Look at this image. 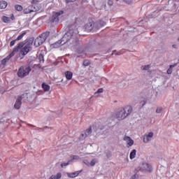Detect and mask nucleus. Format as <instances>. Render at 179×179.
Masks as SVG:
<instances>
[{"label":"nucleus","instance_id":"38","mask_svg":"<svg viewBox=\"0 0 179 179\" xmlns=\"http://www.w3.org/2000/svg\"><path fill=\"white\" fill-rule=\"evenodd\" d=\"M114 2L113 1V0H108V5H109V6H113Z\"/></svg>","mask_w":179,"mask_h":179},{"label":"nucleus","instance_id":"1","mask_svg":"<svg viewBox=\"0 0 179 179\" xmlns=\"http://www.w3.org/2000/svg\"><path fill=\"white\" fill-rule=\"evenodd\" d=\"M78 31L73 30V29H70L67 32H66L62 38V40H59V41L55 43L52 45L53 48H58L59 47H61L66 43H69L71 41V40H75V37H76V32Z\"/></svg>","mask_w":179,"mask_h":179},{"label":"nucleus","instance_id":"19","mask_svg":"<svg viewBox=\"0 0 179 179\" xmlns=\"http://www.w3.org/2000/svg\"><path fill=\"white\" fill-rule=\"evenodd\" d=\"M136 156V150H133L132 152H131L130 153L129 158L131 159V160H132V159H135Z\"/></svg>","mask_w":179,"mask_h":179},{"label":"nucleus","instance_id":"29","mask_svg":"<svg viewBox=\"0 0 179 179\" xmlns=\"http://www.w3.org/2000/svg\"><path fill=\"white\" fill-rule=\"evenodd\" d=\"M24 34H26V32L22 33V34H20L17 39L15 40L16 41H19L20 40H22L23 38V37L24 36Z\"/></svg>","mask_w":179,"mask_h":179},{"label":"nucleus","instance_id":"10","mask_svg":"<svg viewBox=\"0 0 179 179\" xmlns=\"http://www.w3.org/2000/svg\"><path fill=\"white\" fill-rule=\"evenodd\" d=\"M94 22H88L85 25V29L86 31H92L94 27Z\"/></svg>","mask_w":179,"mask_h":179},{"label":"nucleus","instance_id":"17","mask_svg":"<svg viewBox=\"0 0 179 179\" xmlns=\"http://www.w3.org/2000/svg\"><path fill=\"white\" fill-rule=\"evenodd\" d=\"M8 6V2L5 1H0V9H5Z\"/></svg>","mask_w":179,"mask_h":179},{"label":"nucleus","instance_id":"11","mask_svg":"<svg viewBox=\"0 0 179 179\" xmlns=\"http://www.w3.org/2000/svg\"><path fill=\"white\" fill-rule=\"evenodd\" d=\"M123 141H125L127 145H128L129 147L134 145V140H132V138H131V137L128 136H124L123 138Z\"/></svg>","mask_w":179,"mask_h":179},{"label":"nucleus","instance_id":"26","mask_svg":"<svg viewBox=\"0 0 179 179\" xmlns=\"http://www.w3.org/2000/svg\"><path fill=\"white\" fill-rule=\"evenodd\" d=\"M124 52H125V51H124V50H120L117 52H113L112 55H122V54H124Z\"/></svg>","mask_w":179,"mask_h":179},{"label":"nucleus","instance_id":"21","mask_svg":"<svg viewBox=\"0 0 179 179\" xmlns=\"http://www.w3.org/2000/svg\"><path fill=\"white\" fill-rule=\"evenodd\" d=\"M96 163H97V159H94L91 161V162L90 163H87L86 166H94L96 164Z\"/></svg>","mask_w":179,"mask_h":179},{"label":"nucleus","instance_id":"9","mask_svg":"<svg viewBox=\"0 0 179 179\" xmlns=\"http://www.w3.org/2000/svg\"><path fill=\"white\" fill-rule=\"evenodd\" d=\"M18 99H20L22 101H29L31 99V94L30 93H24L21 96H18Z\"/></svg>","mask_w":179,"mask_h":179},{"label":"nucleus","instance_id":"45","mask_svg":"<svg viewBox=\"0 0 179 179\" xmlns=\"http://www.w3.org/2000/svg\"><path fill=\"white\" fill-rule=\"evenodd\" d=\"M78 159H79V157L75 155L73 157V160H78Z\"/></svg>","mask_w":179,"mask_h":179},{"label":"nucleus","instance_id":"22","mask_svg":"<svg viewBox=\"0 0 179 179\" xmlns=\"http://www.w3.org/2000/svg\"><path fill=\"white\" fill-rule=\"evenodd\" d=\"M41 8V7L38 8H36V6H34V9H30V7H29V11H27V13H31V12H37L38 10H40V9Z\"/></svg>","mask_w":179,"mask_h":179},{"label":"nucleus","instance_id":"40","mask_svg":"<svg viewBox=\"0 0 179 179\" xmlns=\"http://www.w3.org/2000/svg\"><path fill=\"white\" fill-rule=\"evenodd\" d=\"M16 44V40L12 41L10 43V47H13Z\"/></svg>","mask_w":179,"mask_h":179},{"label":"nucleus","instance_id":"23","mask_svg":"<svg viewBox=\"0 0 179 179\" xmlns=\"http://www.w3.org/2000/svg\"><path fill=\"white\" fill-rule=\"evenodd\" d=\"M42 88L45 92H48L50 90V85H45V84H42Z\"/></svg>","mask_w":179,"mask_h":179},{"label":"nucleus","instance_id":"41","mask_svg":"<svg viewBox=\"0 0 179 179\" xmlns=\"http://www.w3.org/2000/svg\"><path fill=\"white\" fill-rule=\"evenodd\" d=\"M99 93H103V88H99L96 92H95V94H97Z\"/></svg>","mask_w":179,"mask_h":179},{"label":"nucleus","instance_id":"24","mask_svg":"<svg viewBox=\"0 0 179 179\" xmlns=\"http://www.w3.org/2000/svg\"><path fill=\"white\" fill-rule=\"evenodd\" d=\"M15 8L16 10H18L19 12H20L21 10H23V6H22L21 5L16 4L15 6Z\"/></svg>","mask_w":179,"mask_h":179},{"label":"nucleus","instance_id":"12","mask_svg":"<svg viewBox=\"0 0 179 179\" xmlns=\"http://www.w3.org/2000/svg\"><path fill=\"white\" fill-rule=\"evenodd\" d=\"M80 173H82V171H77L73 173H67V176L70 178H75V177H78Z\"/></svg>","mask_w":179,"mask_h":179},{"label":"nucleus","instance_id":"25","mask_svg":"<svg viewBox=\"0 0 179 179\" xmlns=\"http://www.w3.org/2000/svg\"><path fill=\"white\" fill-rule=\"evenodd\" d=\"M96 24L99 25V27H101L106 24V22L103 20H99L96 22Z\"/></svg>","mask_w":179,"mask_h":179},{"label":"nucleus","instance_id":"3","mask_svg":"<svg viewBox=\"0 0 179 179\" xmlns=\"http://www.w3.org/2000/svg\"><path fill=\"white\" fill-rule=\"evenodd\" d=\"M50 34L48 32H44L41 34L35 39L34 45L35 47H40V45L44 44L47 38H48Z\"/></svg>","mask_w":179,"mask_h":179},{"label":"nucleus","instance_id":"30","mask_svg":"<svg viewBox=\"0 0 179 179\" xmlns=\"http://www.w3.org/2000/svg\"><path fill=\"white\" fill-rule=\"evenodd\" d=\"M100 9L103 10L107 9V4L106 3H102Z\"/></svg>","mask_w":179,"mask_h":179},{"label":"nucleus","instance_id":"47","mask_svg":"<svg viewBox=\"0 0 179 179\" xmlns=\"http://www.w3.org/2000/svg\"><path fill=\"white\" fill-rule=\"evenodd\" d=\"M130 179H136V175L132 176Z\"/></svg>","mask_w":179,"mask_h":179},{"label":"nucleus","instance_id":"36","mask_svg":"<svg viewBox=\"0 0 179 179\" xmlns=\"http://www.w3.org/2000/svg\"><path fill=\"white\" fill-rule=\"evenodd\" d=\"M116 1H119V0H116ZM122 1L125 3H127L128 5H130V3H132V2H133V0H122Z\"/></svg>","mask_w":179,"mask_h":179},{"label":"nucleus","instance_id":"8","mask_svg":"<svg viewBox=\"0 0 179 179\" xmlns=\"http://www.w3.org/2000/svg\"><path fill=\"white\" fill-rule=\"evenodd\" d=\"M154 135H155V134L152 131L146 133L143 136V142L144 143H149V142H150V141H152L153 139Z\"/></svg>","mask_w":179,"mask_h":179},{"label":"nucleus","instance_id":"2","mask_svg":"<svg viewBox=\"0 0 179 179\" xmlns=\"http://www.w3.org/2000/svg\"><path fill=\"white\" fill-rule=\"evenodd\" d=\"M132 113V106H127L123 108L118 110L115 115V118L121 121L125 120Z\"/></svg>","mask_w":179,"mask_h":179},{"label":"nucleus","instance_id":"39","mask_svg":"<svg viewBox=\"0 0 179 179\" xmlns=\"http://www.w3.org/2000/svg\"><path fill=\"white\" fill-rule=\"evenodd\" d=\"M74 47L76 48H79V47H80V43L79 42H76L75 44H74Z\"/></svg>","mask_w":179,"mask_h":179},{"label":"nucleus","instance_id":"27","mask_svg":"<svg viewBox=\"0 0 179 179\" xmlns=\"http://www.w3.org/2000/svg\"><path fill=\"white\" fill-rule=\"evenodd\" d=\"M38 59H39V62L41 63H43L44 62V55H41V54H39L38 55Z\"/></svg>","mask_w":179,"mask_h":179},{"label":"nucleus","instance_id":"51","mask_svg":"<svg viewBox=\"0 0 179 179\" xmlns=\"http://www.w3.org/2000/svg\"><path fill=\"white\" fill-rule=\"evenodd\" d=\"M178 42L179 43V38H178Z\"/></svg>","mask_w":179,"mask_h":179},{"label":"nucleus","instance_id":"33","mask_svg":"<svg viewBox=\"0 0 179 179\" xmlns=\"http://www.w3.org/2000/svg\"><path fill=\"white\" fill-rule=\"evenodd\" d=\"M14 54L13 53H10L9 55H8L6 58H4L6 59V61H9V59H10V58H12V57H13Z\"/></svg>","mask_w":179,"mask_h":179},{"label":"nucleus","instance_id":"16","mask_svg":"<svg viewBox=\"0 0 179 179\" xmlns=\"http://www.w3.org/2000/svg\"><path fill=\"white\" fill-rule=\"evenodd\" d=\"M176 66H177L176 64L170 65L169 69L167 70L168 75H171L173 73V68H176Z\"/></svg>","mask_w":179,"mask_h":179},{"label":"nucleus","instance_id":"44","mask_svg":"<svg viewBox=\"0 0 179 179\" xmlns=\"http://www.w3.org/2000/svg\"><path fill=\"white\" fill-rule=\"evenodd\" d=\"M66 3H71V2H73V0H65Z\"/></svg>","mask_w":179,"mask_h":179},{"label":"nucleus","instance_id":"32","mask_svg":"<svg viewBox=\"0 0 179 179\" xmlns=\"http://www.w3.org/2000/svg\"><path fill=\"white\" fill-rule=\"evenodd\" d=\"M85 138H87V136L86 135V134L83 131L80 136V138L83 140V139H85Z\"/></svg>","mask_w":179,"mask_h":179},{"label":"nucleus","instance_id":"14","mask_svg":"<svg viewBox=\"0 0 179 179\" xmlns=\"http://www.w3.org/2000/svg\"><path fill=\"white\" fill-rule=\"evenodd\" d=\"M65 76L67 80H71V79H72V76H73V73L71 71H66Z\"/></svg>","mask_w":179,"mask_h":179},{"label":"nucleus","instance_id":"46","mask_svg":"<svg viewBox=\"0 0 179 179\" xmlns=\"http://www.w3.org/2000/svg\"><path fill=\"white\" fill-rule=\"evenodd\" d=\"M39 0H32L31 1V3H37V2H38Z\"/></svg>","mask_w":179,"mask_h":179},{"label":"nucleus","instance_id":"15","mask_svg":"<svg viewBox=\"0 0 179 179\" xmlns=\"http://www.w3.org/2000/svg\"><path fill=\"white\" fill-rule=\"evenodd\" d=\"M61 177H62V173H57L56 175H52L50 179H61Z\"/></svg>","mask_w":179,"mask_h":179},{"label":"nucleus","instance_id":"37","mask_svg":"<svg viewBox=\"0 0 179 179\" xmlns=\"http://www.w3.org/2000/svg\"><path fill=\"white\" fill-rule=\"evenodd\" d=\"M142 69H143V71H149V65L143 66Z\"/></svg>","mask_w":179,"mask_h":179},{"label":"nucleus","instance_id":"28","mask_svg":"<svg viewBox=\"0 0 179 179\" xmlns=\"http://www.w3.org/2000/svg\"><path fill=\"white\" fill-rule=\"evenodd\" d=\"M84 134H85V135L87 136H89V135H90V134H92V129H87L84 131Z\"/></svg>","mask_w":179,"mask_h":179},{"label":"nucleus","instance_id":"6","mask_svg":"<svg viewBox=\"0 0 179 179\" xmlns=\"http://www.w3.org/2000/svg\"><path fill=\"white\" fill-rule=\"evenodd\" d=\"M64 15V10L58 11L54 13L53 15L52 16L50 21L52 23H58L59 22V17Z\"/></svg>","mask_w":179,"mask_h":179},{"label":"nucleus","instance_id":"20","mask_svg":"<svg viewBox=\"0 0 179 179\" xmlns=\"http://www.w3.org/2000/svg\"><path fill=\"white\" fill-rule=\"evenodd\" d=\"M1 20L4 23H9V22H10V18H9L8 17H6V16H3L1 17Z\"/></svg>","mask_w":179,"mask_h":179},{"label":"nucleus","instance_id":"31","mask_svg":"<svg viewBox=\"0 0 179 179\" xmlns=\"http://www.w3.org/2000/svg\"><path fill=\"white\" fill-rule=\"evenodd\" d=\"M83 65H84V66H89V65H90V61H89L87 59L84 60Z\"/></svg>","mask_w":179,"mask_h":179},{"label":"nucleus","instance_id":"13","mask_svg":"<svg viewBox=\"0 0 179 179\" xmlns=\"http://www.w3.org/2000/svg\"><path fill=\"white\" fill-rule=\"evenodd\" d=\"M15 108H16L17 110H19V108H20V107H22V101L20 100V98H17L16 100V102L14 105Z\"/></svg>","mask_w":179,"mask_h":179},{"label":"nucleus","instance_id":"48","mask_svg":"<svg viewBox=\"0 0 179 179\" xmlns=\"http://www.w3.org/2000/svg\"><path fill=\"white\" fill-rule=\"evenodd\" d=\"M83 163L85 164H86L87 163H90V162H89L87 160H86V159H84L83 160Z\"/></svg>","mask_w":179,"mask_h":179},{"label":"nucleus","instance_id":"5","mask_svg":"<svg viewBox=\"0 0 179 179\" xmlns=\"http://www.w3.org/2000/svg\"><path fill=\"white\" fill-rule=\"evenodd\" d=\"M32 46L33 41H30L26 45L20 49V54L23 56L26 55L29 52V51H31V50L33 49Z\"/></svg>","mask_w":179,"mask_h":179},{"label":"nucleus","instance_id":"49","mask_svg":"<svg viewBox=\"0 0 179 179\" xmlns=\"http://www.w3.org/2000/svg\"><path fill=\"white\" fill-rule=\"evenodd\" d=\"M10 19L11 20H13L15 19V15H13V14H12Z\"/></svg>","mask_w":179,"mask_h":179},{"label":"nucleus","instance_id":"35","mask_svg":"<svg viewBox=\"0 0 179 179\" xmlns=\"http://www.w3.org/2000/svg\"><path fill=\"white\" fill-rule=\"evenodd\" d=\"M162 111H163V108H162V107H159L156 110L157 114H160V113H162Z\"/></svg>","mask_w":179,"mask_h":179},{"label":"nucleus","instance_id":"43","mask_svg":"<svg viewBox=\"0 0 179 179\" xmlns=\"http://www.w3.org/2000/svg\"><path fill=\"white\" fill-rule=\"evenodd\" d=\"M92 129L95 131V132H99V129L96 128V126L92 127Z\"/></svg>","mask_w":179,"mask_h":179},{"label":"nucleus","instance_id":"18","mask_svg":"<svg viewBox=\"0 0 179 179\" xmlns=\"http://www.w3.org/2000/svg\"><path fill=\"white\" fill-rule=\"evenodd\" d=\"M23 47V43H20L17 48H15L13 50V52L11 54H14L15 52H17L19 51L20 48H22Z\"/></svg>","mask_w":179,"mask_h":179},{"label":"nucleus","instance_id":"4","mask_svg":"<svg viewBox=\"0 0 179 179\" xmlns=\"http://www.w3.org/2000/svg\"><path fill=\"white\" fill-rule=\"evenodd\" d=\"M31 71V69L29 66H21L17 72V75L19 78H24L27 76L29 73Z\"/></svg>","mask_w":179,"mask_h":179},{"label":"nucleus","instance_id":"7","mask_svg":"<svg viewBox=\"0 0 179 179\" xmlns=\"http://www.w3.org/2000/svg\"><path fill=\"white\" fill-rule=\"evenodd\" d=\"M140 169H141V170H145V171H148V173L153 172V166L146 162H143L140 165Z\"/></svg>","mask_w":179,"mask_h":179},{"label":"nucleus","instance_id":"50","mask_svg":"<svg viewBox=\"0 0 179 179\" xmlns=\"http://www.w3.org/2000/svg\"><path fill=\"white\" fill-rule=\"evenodd\" d=\"M173 48H177V45H173Z\"/></svg>","mask_w":179,"mask_h":179},{"label":"nucleus","instance_id":"52","mask_svg":"<svg viewBox=\"0 0 179 179\" xmlns=\"http://www.w3.org/2000/svg\"><path fill=\"white\" fill-rule=\"evenodd\" d=\"M64 80H62L61 82H62Z\"/></svg>","mask_w":179,"mask_h":179},{"label":"nucleus","instance_id":"34","mask_svg":"<svg viewBox=\"0 0 179 179\" xmlns=\"http://www.w3.org/2000/svg\"><path fill=\"white\" fill-rule=\"evenodd\" d=\"M69 163H71V161H69L68 162L62 163L61 166L64 169V167H66V166H69Z\"/></svg>","mask_w":179,"mask_h":179},{"label":"nucleus","instance_id":"42","mask_svg":"<svg viewBox=\"0 0 179 179\" xmlns=\"http://www.w3.org/2000/svg\"><path fill=\"white\" fill-rule=\"evenodd\" d=\"M8 60H6V59H3L2 61H1V64H3V65H5V64H6V62Z\"/></svg>","mask_w":179,"mask_h":179}]
</instances>
